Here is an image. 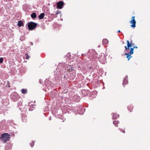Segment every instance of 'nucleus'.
Segmentation results:
<instances>
[{
  "mask_svg": "<svg viewBox=\"0 0 150 150\" xmlns=\"http://www.w3.org/2000/svg\"><path fill=\"white\" fill-rule=\"evenodd\" d=\"M58 69H57V71L59 73L57 75L64 74V78H66L65 75L68 73V72H70L72 71L75 70V67L69 65L65 64L64 62L60 63L58 66Z\"/></svg>",
  "mask_w": 150,
  "mask_h": 150,
  "instance_id": "1",
  "label": "nucleus"
},
{
  "mask_svg": "<svg viewBox=\"0 0 150 150\" xmlns=\"http://www.w3.org/2000/svg\"><path fill=\"white\" fill-rule=\"evenodd\" d=\"M96 54V53L94 50H89L87 53L84 54H82L81 55H84L85 56H88L90 59L91 60L92 59H94L95 58Z\"/></svg>",
  "mask_w": 150,
  "mask_h": 150,
  "instance_id": "2",
  "label": "nucleus"
},
{
  "mask_svg": "<svg viewBox=\"0 0 150 150\" xmlns=\"http://www.w3.org/2000/svg\"><path fill=\"white\" fill-rule=\"evenodd\" d=\"M7 86L8 88L10 87L9 81H7L6 82H3V83H2L0 81V95L2 93V91H1V90H2L4 88H5L7 87Z\"/></svg>",
  "mask_w": 150,
  "mask_h": 150,
  "instance_id": "3",
  "label": "nucleus"
},
{
  "mask_svg": "<svg viewBox=\"0 0 150 150\" xmlns=\"http://www.w3.org/2000/svg\"><path fill=\"white\" fill-rule=\"evenodd\" d=\"M10 138V135L7 133L1 134V139L4 143H5Z\"/></svg>",
  "mask_w": 150,
  "mask_h": 150,
  "instance_id": "4",
  "label": "nucleus"
},
{
  "mask_svg": "<svg viewBox=\"0 0 150 150\" xmlns=\"http://www.w3.org/2000/svg\"><path fill=\"white\" fill-rule=\"evenodd\" d=\"M28 27L29 30H32L34 29L37 27V23L31 22L27 23Z\"/></svg>",
  "mask_w": 150,
  "mask_h": 150,
  "instance_id": "5",
  "label": "nucleus"
},
{
  "mask_svg": "<svg viewBox=\"0 0 150 150\" xmlns=\"http://www.w3.org/2000/svg\"><path fill=\"white\" fill-rule=\"evenodd\" d=\"M11 100L14 101H17L20 98L19 95L16 93H13L10 96Z\"/></svg>",
  "mask_w": 150,
  "mask_h": 150,
  "instance_id": "6",
  "label": "nucleus"
},
{
  "mask_svg": "<svg viewBox=\"0 0 150 150\" xmlns=\"http://www.w3.org/2000/svg\"><path fill=\"white\" fill-rule=\"evenodd\" d=\"M134 48L133 47H131L130 48V51L128 53H125V54L127 55L126 57L128 58V60H129V59L132 57V56H131V54H133L134 53Z\"/></svg>",
  "mask_w": 150,
  "mask_h": 150,
  "instance_id": "7",
  "label": "nucleus"
},
{
  "mask_svg": "<svg viewBox=\"0 0 150 150\" xmlns=\"http://www.w3.org/2000/svg\"><path fill=\"white\" fill-rule=\"evenodd\" d=\"M135 16H133L132 17V20H131L130 21L131 23H132V24L131 25V26L132 28H134L136 27V22L134 19Z\"/></svg>",
  "mask_w": 150,
  "mask_h": 150,
  "instance_id": "8",
  "label": "nucleus"
},
{
  "mask_svg": "<svg viewBox=\"0 0 150 150\" xmlns=\"http://www.w3.org/2000/svg\"><path fill=\"white\" fill-rule=\"evenodd\" d=\"M64 2L62 1H59L57 4V8L60 9L62 8L64 5Z\"/></svg>",
  "mask_w": 150,
  "mask_h": 150,
  "instance_id": "9",
  "label": "nucleus"
},
{
  "mask_svg": "<svg viewBox=\"0 0 150 150\" xmlns=\"http://www.w3.org/2000/svg\"><path fill=\"white\" fill-rule=\"evenodd\" d=\"M71 56L70 55V54L68 53L65 56V58L67 60V61H68V62H69V61H71Z\"/></svg>",
  "mask_w": 150,
  "mask_h": 150,
  "instance_id": "10",
  "label": "nucleus"
},
{
  "mask_svg": "<svg viewBox=\"0 0 150 150\" xmlns=\"http://www.w3.org/2000/svg\"><path fill=\"white\" fill-rule=\"evenodd\" d=\"M128 76H126L125 78H124V79H123V82L122 83V84L123 85V86H125V84H127V83H128Z\"/></svg>",
  "mask_w": 150,
  "mask_h": 150,
  "instance_id": "11",
  "label": "nucleus"
},
{
  "mask_svg": "<svg viewBox=\"0 0 150 150\" xmlns=\"http://www.w3.org/2000/svg\"><path fill=\"white\" fill-rule=\"evenodd\" d=\"M97 62L96 61H94L92 63V66L93 67V70H94L97 68Z\"/></svg>",
  "mask_w": 150,
  "mask_h": 150,
  "instance_id": "12",
  "label": "nucleus"
},
{
  "mask_svg": "<svg viewBox=\"0 0 150 150\" xmlns=\"http://www.w3.org/2000/svg\"><path fill=\"white\" fill-rule=\"evenodd\" d=\"M119 117V115H117L115 113H112V118L113 119H116Z\"/></svg>",
  "mask_w": 150,
  "mask_h": 150,
  "instance_id": "13",
  "label": "nucleus"
},
{
  "mask_svg": "<svg viewBox=\"0 0 150 150\" xmlns=\"http://www.w3.org/2000/svg\"><path fill=\"white\" fill-rule=\"evenodd\" d=\"M45 16V13H42L38 16L39 19L40 20L43 19Z\"/></svg>",
  "mask_w": 150,
  "mask_h": 150,
  "instance_id": "14",
  "label": "nucleus"
},
{
  "mask_svg": "<svg viewBox=\"0 0 150 150\" xmlns=\"http://www.w3.org/2000/svg\"><path fill=\"white\" fill-rule=\"evenodd\" d=\"M17 25L19 27H21L23 25V22L21 21H18Z\"/></svg>",
  "mask_w": 150,
  "mask_h": 150,
  "instance_id": "15",
  "label": "nucleus"
},
{
  "mask_svg": "<svg viewBox=\"0 0 150 150\" xmlns=\"http://www.w3.org/2000/svg\"><path fill=\"white\" fill-rule=\"evenodd\" d=\"M21 92L23 94H25L27 93V89H22L21 90Z\"/></svg>",
  "mask_w": 150,
  "mask_h": 150,
  "instance_id": "16",
  "label": "nucleus"
},
{
  "mask_svg": "<svg viewBox=\"0 0 150 150\" xmlns=\"http://www.w3.org/2000/svg\"><path fill=\"white\" fill-rule=\"evenodd\" d=\"M102 42L103 45L107 44L108 42V41L106 39H104L103 40Z\"/></svg>",
  "mask_w": 150,
  "mask_h": 150,
  "instance_id": "17",
  "label": "nucleus"
},
{
  "mask_svg": "<svg viewBox=\"0 0 150 150\" xmlns=\"http://www.w3.org/2000/svg\"><path fill=\"white\" fill-rule=\"evenodd\" d=\"M35 106V104L33 105L32 104L30 105V106L29 108V111H32L33 110V108H34V106Z\"/></svg>",
  "mask_w": 150,
  "mask_h": 150,
  "instance_id": "18",
  "label": "nucleus"
},
{
  "mask_svg": "<svg viewBox=\"0 0 150 150\" xmlns=\"http://www.w3.org/2000/svg\"><path fill=\"white\" fill-rule=\"evenodd\" d=\"M127 46L129 48V47L132 46L131 45V43L129 42V41L128 40H127Z\"/></svg>",
  "mask_w": 150,
  "mask_h": 150,
  "instance_id": "19",
  "label": "nucleus"
},
{
  "mask_svg": "<svg viewBox=\"0 0 150 150\" xmlns=\"http://www.w3.org/2000/svg\"><path fill=\"white\" fill-rule=\"evenodd\" d=\"M21 119L23 122H27V117L26 116H22L21 117Z\"/></svg>",
  "mask_w": 150,
  "mask_h": 150,
  "instance_id": "20",
  "label": "nucleus"
},
{
  "mask_svg": "<svg viewBox=\"0 0 150 150\" xmlns=\"http://www.w3.org/2000/svg\"><path fill=\"white\" fill-rule=\"evenodd\" d=\"M31 16L32 18H36V15L35 13H33L31 14Z\"/></svg>",
  "mask_w": 150,
  "mask_h": 150,
  "instance_id": "21",
  "label": "nucleus"
},
{
  "mask_svg": "<svg viewBox=\"0 0 150 150\" xmlns=\"http://www.w3.org/2000/svg\"><path fill=\"white\" fill-rule=\"evenodd\" d=\"M119 123L118 121H114L113 122V124L116 127H118V124Z\"/></svg>",
  "mask_w": 150,
  "mask_h": 150,
  "instance_id": "22",
  "label": "nucleus"
},
{
  "mask_svg": "<svg viewBox=\"0 0 150 150\" xmlns=\"http://www.w3.org/2000/svg\"><path fill=\"white\" fill-rule=\"evenodd\" d=\"M4 11V9L3 8L1 7L0 8V16L1 15H2Z\"/></svg>",
  "mask_w": 150,
  "mask_h": 150,
  "instance_id": "23",
  "label": "nucleus"
},
{
  "mask_svg": "<svg viewBox=\"0 0 150 150\" xmlns=\"http://www.w3.org/2000/svg\"><path fill=\"white\" fill-rule=\"evenodd\" d=\"M100 61L102 63V64H105L106 62V60H103V59L100 58L99 59Z\"/></svg>",
  "mask_w": 150,
  "mask_h": 150,
  "instance_id": "24",
  "label": "nucleus"
},
{
  "mask_svg": "<svg viewBox=\"0 0 150 150\" xmlns=\"http://www.w3.org/2000/svg\"><path fill=\"white\" fill-rule=\"evenodd\" d=\"M25 39V37L24 36H22L21 37L20 40L21 41H23Z\"/></svg>",
  "mask_w": 150,
  "mask_h": 150,
  "instance_id": "25",
  "label": "nucleus"
},
{
  "mask_svg": "<svg viewBox=\"0 0 150 150\" xmlns=\"http://www.w3.org/2000/svg\"><path fill=\"white\" fill-rule=\"evenodd\" d=\"M125 51L127 52L128 51V50L129 49V48L127 46H125Z\"/></svg>",
  "mask_w": 150,
  "mask_h": 150,
  "instance_id": "26",
  "label": "nucleus"
},
{
  "mask_svg": "<svg viewBox=\"0 0 150 150\" xmlns=\"http://www.w3.org/2000/svg\"><path fill=\"white\" fill-rule=\"evenodd\" d=\"M61 13V11L59 10H57L56 13V15H58Z\"/></svg>",
  "mask_w": 150,
  "mask_h": 150,
  "instance_id": "27",
  "label": "nucleus"
},
{
  "mask_svg": "<svg viewBox=\"0 0 150 150\" xmlns=\"http://www.w3.org/2000/svg\"><path fill=\"white\" fill-rule=\"evenodd\" d=\"M3 59L2 57L0 58V63H2L3 62Z\"/></svg>",
  "mask_w": 150,
  "mask_h": 150,
  "instance_id": "28",
  "label": "nucleus"
},
{
  "mask_svg": "<svg viewBox=\"0 0 150 150\" xmlns=\"http://www.w3.org/2000/svg\"><path fill=\"white\" fill-rule=\"evenodd\" d=\"M25 55H26V59H29V58L30 57L29 56H28V54H25Z\"/></svg>",
  "mask_w": 150,
  "mask_h": 150,
  "instance_id": "29",
  "label": "nucleus"
},
{
  "mask_svg": "<svg viewBox=\"0 0 150 150\" xmlns=\"http://www.w3.org/2000/svg\"><path fill=\"white\" fill-rule=\"evenodd\" d=\"M130 43H131V45L133 46L134 45V43L132 41V40L130 41Z\"/></svg>",
  "mask_w": 150,
  "mask_h": 150,
  "instance_id": "30",
  "label": "nucleus"
},
{
  "mask_svg": "<svg viewBox=\"0 0 150 150\" xmlns=\"http://www.w3.org/2000/svg\"><path fill=\"white\" fill-rule=\"evenodd\" d=\"M34 142H32V143H31L30 144V146L32 147L34 146Z\"/></svg>",
  "mask_w": 150,
  "mask_h": 150,
  "instance_id": "31",
  "label": "nucleus"
},
{
  "mask_svg": "<svg viewBox=\"0 0 150 150\" xmlns=\"http://www.w3.org/2000/svg\"><path fill=\"white\" fill-rule=\"evenodd\" d=\"M89 69H92L93 71L94 70H93V67L92 66L89 67Z\"/></svg>",
  "mask_w": 150,
  "mask_h": 150,
  "instance_id": "32",
  "label": "nucleus"
},
{
  "mask_svg": "<svg viewBox=\"0 0 150 150\" xmlns=\"http://www.w3.org/2000/svg\"><path fill=\"white\" fill-rule=\"evenodd\" d=\"M18 105H20L22 104V103H21V102H18Z\"/></svg>",
  "mask_w": 150,
  "mask_h": 150,
  "instance_id": "33",
  "label": "nucleus"
},
{
  "mask_svg": "<svg viewBox=\"0 0 150 150\" xmlns=\"http://www.w3.org/2000/svg\"><path fill=\"white\" fill-rule=\"evenodd\" d=\"M127 108H128V110H129L130 112H131L132 111L131 109H129V106H128Z\"/></svg>",
  "mask_w": 150,
  "mask_h": 150,
  "instance_id": "34",
  "label": "nucleus"
},
{
  "mask_svg": "<svg viewBox=\"0 0 150 150\" xmlns=\"http://www.w3.org/2000/svg\"><path fill=\"white\" fill-rule=\"evenodd\" d=\"M134 48H136L137 49V46H134L133 47Z\"/></svg>",
  "mask_w": 150,
  "mask_h": 150,
  "instance_id": "35",
  "label": "nucleus"
},
{
  "mask_svg": "<svg viewBox=\"0 0 150 150\" xmlns=\"http://www.w3.org/2000/svg\"><path fill=\"white\" fill-rule=\"evenodd\" d=\"M122 132L123 133H125V131L124 130H123V129H122Z\"/></svg>",
  "mask_w": 150,
  "mask_h": 150,
  "instance_id": "36",
  "label": "nucleus"
},
{
  "mask_svg": "<svg viewBox=\"0 0 150 150\" xmlns=\"http://www.w3.org/2000/svg\"><path fill=\"white\" fill-rule=\"evenodd\" d=\"M76 97H77L78 98V100H79V99L80 98V97H79V96H75V97H76Z\"/></svg>",
  "mask_w": 150,
  "mask_h": 150,
  "instance_id": "37",
  "label": "nucleus"
},
{
  "mask_svg": "<svg viewBox=\"0 0 150 150\" xmlns=\"http://www.w3.org/2000/svg\"><path fill=\"white\" fill-rule=\"evenodd\" d=\"M78 67L79 68H81V67L80 66H78Z\"/></svg>",
  "mask_w": 150,
  "mask_h": 150,
  "instance_id": "38",
  "label": "nucleus"
},
{
  "mask_svg": "<svg viewBox=\"0 0 150 150\" xmlns=\"http://www.w3.org/2000/svg\"><path fill=\"white\" fill-rule=\"evenodd\" d=\"M79 108L80 109H82V108L81 107H79Z\"/></svg>",
  "mask_w": 150,
  "mask_h": 150,
  "instance_id": "39",
  "label": "nucleus"
},
{
  "mask_svg": "<svg viewBox=\"0 0 150 150\" xmlns=\"http://www.w3.org/2000/svg\"><path fill=\"white\" fill-rule=\"evenodd\" d=\"M49 120H51V118L50 117L49 118Z\"/></svg>",
  "mask_w": 150,
  "mask_h": 150,
  "instance_id": "40",
  "label": "nucleus"
},
{
  "mask_svg": "<svg viewBox=\"0 0 150 150\" xmlns=\"http://www.w3.org/2000/svg\"><path fill=\"white\" fill-rule=\"evenodd\" d=\"M120 30H118V33H120Z\"/></svg>",
  "mask_w": 150,
  "mask_h": 150,
  "instance_id": "41",
  "label": "nucleus"
},
{
  "mask_svg": "<svg viewBox=\"0 0 150 150\" xmlns=\"http://www.w3.org/2000/svg\"><path fill=\"white\" fill-rule=\"evenodd\" d=\"M31 44L32 45H33V43L32 42H31Z\"/></svg>",
  "mask_w": 150,
  "mask_h": 150,
  "instance_id": "42",
  "label": "nucleus"
},
{
  "mask_svg": "<svg viewBox=\"0 0 150 150\" xmlns=\"http://www.w3.org/2000/svg\"><path fill=\"white\" fill-rule=\"evenodd\" d=\"M119 130H120V131L121 132V129H119Z\"/></svg>",
  "mask_w": 150,
  "mask_h": 150,
  "instance_id": "43",
  "label": "nucleus"
},
{
  "mask_svg": "<svg viewBox=\"0 0 150 150\" xmlns=\"http://www.w3.org/2000/svg\"><path fill=\"white\" fill-rule=\"evenodd\" d=\"M78 113L79 114H81V113H80V112H79V111H78Z\"/></svg>",
  "mask_w": 150,
  "mask_h": 150,
  "instance_id": "44",
  "label": "nucleus"
},
{
  "mask_svg": "<svg viewBox=\"0 0 150 150\" xmlns=\"http://www.w3.org/2000/svg\"><path fill=\"white\" fill-rule=\"evenodd\" d=\"M54 72L55 73H57V72H56V71H54Z\"/></svg>",
  "mask_w": 150,
  "mask_h": 150,
  "instance_id": "45",
  "label": "nucleus"
},
{
  "mask_svg": "<svg viewBox=\"0 0 150 150\" xmlns=\"http://www.w3.org/2000/svg\"><path fill=\"white\" fill-rule=\"evenodd\" d=\"M62 75H63V74H62Z\"/></svg>",
  "mask_w": 150,
  "mask_h": 150,
  "instance_id": "46",
  "label": "nucleus"
}]
</instances>
